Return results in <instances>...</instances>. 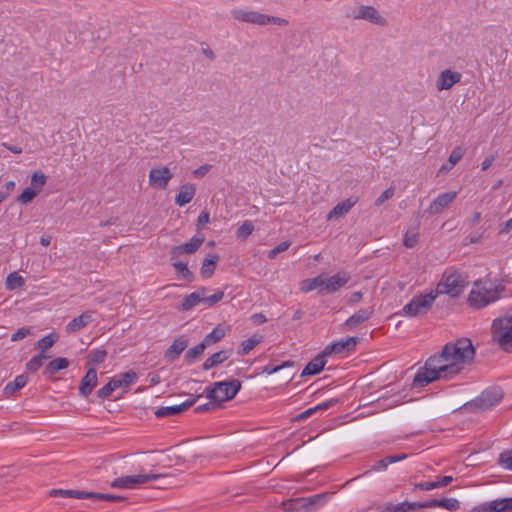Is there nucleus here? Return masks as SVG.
<instances>
[{"instance_id":"obj_1","label":"nucleus","mask_w":512,"mask_h":512,"mask_svg":"<svg viewBox=\"0 0 512 512\" xmlns=\"http://www.w3.org/2000/svg\"><path fill=\"white\" fill-rule=\"evenodd\" d=\"M475 356L470 339L460 338L448 342L438 355L430 356L414 377L413 386L422 388L436 380H451L460 374Z\"/></svg>"},{"instance_id":"obj_2","label":"nucleus","mask_w":512,"mask_h":512,"mask_svg":"<svg viewBox=\"0 0 512 512\" xmlns=\"http://www.w3.org/2000/svg\"><path fill=\"white\" fill-rule=\"evenodd\" d=\"M503 287L496 285L491 281H476L468 296V303L476 309L484 308L497 301Z\"/></svg>"},{"instance_id":"obj_3","label":"nucleus","mask_w":512,"mask_h":512,"mask_svg":"<svg viewBox=\"0 0 512 512\" xmlns=\"http://www.w3.org/2000/svg\"><path fill=\"white\" fill-rule=\"evenodd\" d=\"M468 285L467 277L458 271L447 270L437 284L434 293L447 294L451 297H458Z\"/></svg>"},{"instance_id":"obj_4","label":"nucleus","mask_w":512,"mask_h":512,"mask_svg":"<svg viewBox=\"0 0 512 512\" xmlns=\"http://www.w3.org/2000/svg\"><path fill=\"white\" fill-rule=\"evenodd\" d=\"M492 338L504 351H512V312L493 320Z\"/></svg>"},{"instance_id":"obj_5","label":"nucleus","mask_w":512,"mask_h":512,"mask_svg":"<svg viewBox=\"0 0 512 512\" xmlns=\"http://www.w3.org/2000/svg\"><path fill=\"white\" fill-rule=\"evenodd\" d=\"M241 389V382L237 379L215 382L207 388V398L217 404L233 399Z\"/></svg>"},{"instance_id":"obj_6","label":"nucleus","mask_w":512,"mask_h":512,"mask_svg":"<svg viewBox=\"0 0 512 512\" xmlns=\"http://www.w3.org/2000/svg\"><path fill=\"white\" fill-rule=\"evenodd\" d=\"M436 297L437 293L434 291L416 295L402 308L401 314L409 317L424 315L432 307Z\"/></svg>"},{"instance_id":"obj_7","label":"nucleus","mask_w":512,"mask_h":512,"mask_svg":"<svg viewBox=\"0 0 512 512\" xmlns=\"http://www.w3.org/2000/svg\"><path fill=\"white\" fill-rule=\"evenodd\" d=\"M233 16L235 19L239 21L258 24L262 26L270 24L286 26L288 24V21L284 18L262 14L257 11H245L238 9L233 11Z\"/></svg>"},{"instance_id":"obj_8","label":"nucleus","mask_w":512,"mask_h":512,"mask_svg":"<svg viewBox=\"0 0 512 512\" xmlns=\"http://www.w3.org/2000/svg\"><path fill=\"white\" fill-rule=\"evenodd\" d=\"M224 297L223 291H217L213 295L206 296V289L199 288L197 291L186 295L181 303L180 310L188 311L195 307L199 303H204L207 306H213L219 301H221Z\"/></svg>"},{"instance_id":"obj_9","label":"nucleus","mask_w":512,"mask_h":512,"mask_svg":"<svg viewBox=\"0 0 512 512\" xmlns=\"http://www.w3.org/2000/svg\"><path fill=\"white\" fill-rule=\"evenodd\" d=\"M161 477H163L162 474L155 473L121 476L111 482V487L116 489H136Z\"/></svg>"},{"instance_id":"obj_10","label":"nucleus","mask_w":512,"mask_h":512,"mask_svg":"<svg viewBox=\"0 0 512 512\" xmlns=\"http://www.w3.org/2000/svg\"><path fill=\"white\" fill-rule=\"evenodd\" d=\"M503 398V392L500 388H490L474 400L473 405L480 410H488L495 406Z\"/></svg>"},{"instance_id":"obj_11","label":"nucleus","mask_w":512,"mask_h":512,"mask_svg":"<svg viewBox=\"0 0 512 512\" xmlns=\"http://www.w3.org/2000/svg\"><path fill=\"white\" fill-rule=\"evenodd\" d=\"M512 511V497L495 499L475 506L471 512H509Z\"/></svg>"},{"instance_id":"obj_12","label":"nucleus","mask_w":512,"mask_h":512,"mask_svg":"<svg viewBox=\"0 0 512 512\" xmlns=\"http://www.w3.org/2000/svg\"><path fill=\"white\" fill-rule=\"evenodd\" d=\"M347 17H352L354 19H363L367 20L371 23L377 25H384L386 23L385 18H383L379 12L372 6H360L357 12H353L352 14H347Z\"/></svg>"},{"instance_id":"obj_13","label":"nucleus","mask_w":512,"mask_h":512,"mask_svg":"<svg viewBox=\"0 0 512 512\" xmlns=\"http://www.w3.org/2000/svg\"><path fill=\"white\" fill-rule=\"evenodd\" d=\"M359 339L357 337H347L336 341L324 349V355L344 354L355 349Z\"/></svg>"},{"instance_id":"obj_14","label":"nucleus","mask_w":512,"mask_h":512,"mask_svg":"<svg viewBox=\"0 0 512 512\" xmlns=\"http://www.w3.org/2000/svg\"><path fill=\"white\" fill-rule=\"evenodd\" d=\"M462 74L451 69H445L440 72L436 80V88L438 91L449 90L455 84L461 81Z\"/></svg>"},{"instance_id":"obj_15","label":"nucleus","mask_w":512,"mask_h":512,"mask_svg":"<svg viewBox=\"0 0 512 512\" xmlns=\"http://www.w3.org/2000/svg\"><path fill=\"white\" fill-rule=\"evenodd\" d=\"M200 397H201L200 395H198L196 397H190L188 400H186L185 402H183L179 405L160 407L155 411V416L157 418H163V417L180 414V413L186 411L192 405H194V403Z\"/></svg>"},{"instance_id":"obj_16","label":"nucleus","mask_w":512,"mask_h":512,"mask_svg":"<svg viewBox=\"0 0 512 512\" xmlns=\"http://www.w3.org/2000/svg\"><path fill=\"white\" fill-rule=\"evenodd\" d=\"M172 174L167 167L153 168L149 173V182L155 189H164Z\"/></svg>"},{"instance_id":"obj_17","label":"nucleus","mask_w":512,"mask_h":512,"mask_svg":"<svg viewBox=\"0 0 512 512\" xmlns=\"http://www.w3.org/2000/svg\"><path fill=\"white\" fill-rule=\"evenodd\" d=\"M350 280V275L347 272H338L331 277L323 275V290L327 292H335Z\"/></svg>"},{"instance_id":"obj_18","label":"nucleus","mask_w":512,"mask_h":512,"mask_svg":"<svg viewBox=\"0 0 512 512\" xmlns=\"http://www.w3.org/2000/svg\"><path fill=\"white\" fill-rule=\"evenodd\" d=\"M93 315L94 311L87 310L84 311L81 315L73 318L67 325H66V332L67 333H76L80 331L82 328L86 327L89 323L93 321Z\"/></svg>"},{"instance_id":"obj_19","label":"nucleus","mask_w":512,"mask_h":512,"mask_svg":"<svg viewBox=\"0 0 512 512\" xmlns=\"http://www.w3.org/2000/svg\"><path fill=\"white\" fill-rule=\"evenodd\" d=\"M98 383L97 371L95 368H90L85 376L81 379L79 385V394L83 397H87L91 394L92 390Z\"/></svg>"},{"instance_id":"obj_20","label":"nucleus","mask_w":512,"mask_h":512,"mask_svg":"<svg viewBox=\"0 0 512 512\" xmlns=\"http://www.w3.org/2000/svg\"><path fill=\"white\" fill-rule=\"evenodd\" d=\"M188 340L184 336L176 338L169 348L165 351L164 357L167 361L176 360L187 348Z\"/></svg>"},{"instance_id":"obj_21","label":"nucleus","mask_w":512,"mask_h":512,"mask_svg":"<svg viewBox=\"0 0 512 512\" xmlns=\"http://www.w3.org/2000/svg\"><path fill=\"white\" fill-rule=\"evenodd\" d=\"M373 314V309L372 308H362L360 310H358L356 313H354L352 316H350L344 323V326L347 328V329H355L357 328L360 324L364 323L365 321H367L368 319H370V317L372 316Z\"/></svg>"},{"instance_id":"obj_22","label":"nucleus","mask_w":512,"mask_h":512,"mask_svg":"<svg viewBox=\"0 0 512 512\" xmlns=\"http://www.w3.org/2000/svg\"><path fill=\"white\" fill-rule=\"evenodd\" d=\"M356 197H349L343 202L338 203L327 215L328 220L332 219H338L342 216H344L346 213L350 211V209L356 204L357 202Z\"/></svg>"},{"instance_id":"obj_23","label":"nucleus","mask_w":512,"mask_h":512,"mask_svg":"<svg viewBox=\"0 0 512 512\" xmlns=\"http://www.w3.org/2000/svg\"><path fill=\"white\" fill-rule=\"evenodd\" d=\"M325 356L326 355H324V350H323L321 354L317 355L312 361H310L304 367V369L301 373V376L304 377L307 375L319 374L323 370V368L326 364Z\"/></svg>"},{"instance_id":"obj_24","label":"nucleus","mask_w":512,"mask_h":512,"mask_svg":"<svg viewBox=\"0 0 512 512\" xmlns=\"http://www.w3.org/2000/svg\"><path fill=\"white\" fill-rule=\"evenodd\" d=\"M70 361L65 357L51 360L44 368L43 375L50 378L61 370L68 368Z\"/></svg>"},{"instance_id":"obj_25","label":"nucleus","mask_w":512,"mask_h":512,"mask_svg":"<svg viewBox=\"0 0 512 512\" xmlns=\"http://www.w3.org/2000/svg\"><path fill=\"white\" fill-rule=\"evenodd\" d=\"M203 241V238L192 237L187 243L173 247L171 253L173 255H180L182 253L192 254L199 249Z\"/></svg>"},{"instance_id":"obj_26","label":"nucleus","mask_w":512,"mask_h":512,"mask_svg":"<svg viewBox=\"0 0 512 512\" xmlns=\"http://www.w3.org/2000/svg\"><path fill=\"white\" fill-rule=\"evenodd\" d=\"M337 402H338L337 399H330L328 401L319 403L316 406L308 408L307 410L296 415L294 420L295 421L306 420L307 418H309L310 416H312L314 413H316L318 411H324V410H327V409L333 407Z\"/></svg>"},{"instance_id":"obj_27","label":"nucleus","mask_w":512,"mask_h":512,"mask_svg":"<svg viewBox=\"0 0 512 512\" xmlns=\"http://www.w3.org/2000/svg\"><path fill=\"white\" fill-rule=\"evenodd\" d=\"M456 194H439V196L430 204L429 212L431 214L440 213L448 204H450Z\"/></svg>"},{"instance_id":"obj_28","label":"nucleus","mask_w":512,"mask_h":512,"mask_svg":"<svg viewBox=\"0 0 512 512\" xmlns=\"http://www.w3.org/2000/svg\"><path fill=\"white\" fill-rule=\"evenodd\" d=\"M231 355V352L228 350H221L214 354H212L209 358H207L203 363L204 370H210L211 368L225 362Z\"/></svg>"},{"instance_id":"obj_29","label":"nucleus","mask_w":512,"mask_h":512,"mask_svg":"<svg viewBox=\"0 0 512 512\" xmlns=\"http://www.w3.org/2000/svg\"><path fill=\"white\" fill-rule=\"evenodd\" d=\"M137 378L136 372L130 370L125 373H122L118 376H115L112 379L113 385L116 389L121 387H128L130 384H132Z\"/></svg>"},{"instance_id":"obj_30","label":"nucleus","mask_w":512,"mask_h":512,"mask_svg":"<svg viewBox=\"0 0 512 512\" xmlns=\"http://www.w3.org/2000/svg\"><path fill=\"white\" fill-rule=\"evenodd\" d=\"M227 332V328L222 325H217L209 334H207L204 339L203 343L206 346H210L212 344H215L219 342Z\"/></svg>"},{"instance_id":"obj_31","label":"nucleus","mask_w":512,"mask_h":512,"mask_svg":"<svg viewBox=\"0 0 512 512\" xmlns=\"http://www.w3.org/2000/svg\"><path fill=\"white\" fill-rule=\"evenodd\" d=\"M218 260L219 257L217 255H210L205 258L200 269V274L204 278L211 277L214 274Z\"/></svg>"},{"instance_id":"obj_32","label":"nucleus","mask_w":512,"mask_h":512,"mask_svg":"<svg viewBox=\"0 0 512 512\" xmlns=\"http://www.w3.org/2000/svg\"><path fill=\"white\" fill-rule=\"evenodd\" d=\"M47 177L41 171H36L31 176V186L25 187L22 192H37L45 185Z\"/></svg>"},{"instance_id":"obj_33","label":"nucleus","mask_w":512,"mask_h":512,"mask_svg":"<svg viewBox=\"0 0 512 512\" xmlns=\"http://www.w3.org/2000/svg\"><path fill=\"white\" fill-rule=\"evenodd\" d=\"M50 495L53 497L88 499V492L80 490L54 489L50 492Z\"/></svg>"},{"instance_id":"obj_34","label":"nucleus","mask_w":512,"mask_h":512,"mask_svg":"<svg viewBox=\"0 0 512 512\" xmlns=\"http://www.w3.org/2000/svg\"><path fill=\"white\" fill-rule=\"evenodd\" d=\"M261 341H262V337L258 336V335H253L250 338L242 341L241 344H240V347H239V349L237 351L238 355H240V356L247 355Z\"/></svg>"},{"instance_id":"obj_35","label":"nucleus","mask_w":512,"mask_h":512,"mask_svg":"<svg viewBox=\"0 0 512 512\" xmlns=\"http://www.w3.org/2000/svg\"><path fill=\"white\" fill-rule=\"evenodd\" d=\"M411 510H416V505H414V502L405 501L398 504L387 503L380 512H409Z\"/></svg>"},{"instance_id":"obj_36","label":"nucleus","mask_w":512,"mask_h":512,"mask_svg":"<svg viewBox=\"0 0 512 512\" xmlns=\"http://www.w3.org/2000/svg\"><path fill=\"white\" fill-rule=\"evenodd\" d=\"M406 458L405 454L402 455H391L383 459L378 460L372 467L373 471H384L387 467L395 462L401 461Z\"/></svg>"},{"instance_id":"obj_37","label":"nucleus","mask_w":512,"mask_h":512,"mask_svg":"<svg viewBox=\"0 0 512 512\" xmlns=\"http://www.w3.org/2000/svg\"><path fill=\"white\" fill-rule=\"evenodd\" d=\"M28 378L26 375L21 374L18 375L12 382H9L5 388L4 392L6 394H13L16 391L20 390L27 384Z\"/></svg>"},{"instance_id":"obj_38","label":"nucleus","mask_w":512,"mask_h":512,"mask_svg":"<svg viewBox=\"0 0 512 512\" xmlns=\"http://www.w3.org/2000/svg\"><path fill=\"white\" fill-rule=\"evenodd\" d=\"M25 284L24 278L19 275L17 272H11L8 274L6 281H5V287L9 291H13L17 288L22 287Z\"/></svg>"},{"instance_id":"obj_39","label":"nucleus","mask_w":512,"mask_h":512,"mask_svg":"<svg viewBox=\"0 0 512 512\" xmlns=\"http://www.w3.org/2000/svg\"><path fill=\"white\" fill-rule=\"evenodd\" d=\"M323 275H319L312 279H307L301 283V291L303 292H310L314 289H321L323 290Z\"/></svg>"},{"instance_id":"obj_40","label":"nucleus","mask_w":512,"mask_h":512,"mask_svg":"<svg viewBox=\"0 0 512 512\" xmlns=\"http://www.w3.org/2000/svg\"><path fill=\"white\" fill-rule=\"evenodd\" d=\"M58 340V336L55 333L45 335L43 338L37 341L36 349L41 352H47Z\"/></svg>"},{"instance_id":"obj_41","label":"nucleus","mask_w":512,"mask_h":512,"mask_svg":"<svg viewBox=\"0 0 512 512\" xmlns=\"http://www.w3.org/2000/svg\"><path fill=\"white\" fill-rule=\"evenodd\" d=\"M207 346L204 345L203 341L201 343H199L198 345L190 348L186 354H185V361L188 363V364H192L195 362V360L203 354L205 348Z\"/></svg>"},{"instance_id":"obj_42","label":"nucleus","mask_w":512,"mask_h":512,"mask_svg":"<svg viewBox=\"0 0 512 512\" xmlns=\"http://www.w3.org/2000/svg\"><path fill=\"white\" fill-rule=\"evenodd\" d=\"M88 499L95 501L119 502L123 501L124 497L106 493L88 492Z\"/></svg>"},{"instance_id":"obj_43","label":"nucleus","mask_w":512,"mask_h":512,"mask_svg":"<svg viewBox=\"0 0 512 512\" xmlns=\"http://www.w3.org/2000/svg\"><path fill=\"white\" fill-rule=\"evenodd\" d=\"M107 357V351L104 349H94L88 355V364L98 365L103 363Z\"/></svg>"},{"instance_id":"obj_44","label":"nucleus","mask_w":512,"mask_h":512,"mask_svg":"<svg viewBox=\"0 0 512 512\" xmlns=\"http://www.w3.org/2000/svg\"><path fill=\"white\" fill-rule=\"evenodd\" d=\"M328 496H329L328 493H321V494H316V495L310 496L305 499V502H306L305 506L321 507L326 503Z\"/></svg>"},{"instance_id":"obj_45","label":"nucleus","mask_w":512,"mask_h":512,"mask_svg":"<svg viewBox=\"0 0 512 512\" xmlns=\"http://www.w3.org/2000/svg\"><path fill=\"white\" fill-rule=\"evenodd\" d=\"M418 239H419V233H418L417 229L416 228L409 229L405 233L403 244L407 248H413L418 243Z\"/></svg>"},{"instance_id":"obj_46","label":"nucleus","mask_w":512,"mask_h":512,"mask_svg":"<svg viewBox=\"0 0 512 512\" xmlns=\"http://www.w3.org/2000/svg\"><path fill=\"white\" fill-rule=\"evenodd\" d=\"M173 267L178 273L182 275L185 280L191 281L193 279V273L189 270L188 266L184 262H174Z\"/></svg>"},{"instance_id":"obj_47","label":"nucleus","mask_w":512,"mask_h":512,"mask_svg":"<svg viewBox=\"0 0 512 512\" xmlns=\"http://www.w3.org/2000/svg\"><path fill=\"white\" fill-rule=\"evenodd\" d=\"M254 230V226L251 221H245L236 232L238 238L246 239L249 237Z\"/></svg>"},{"instance_id":"obj_48","label":"nucleus","mask_w":512,"mask_h":512,"mask_svg":"<svg viewBox=\"0 0 512 512\" xmlns=\"http://www.w3.org/2000/svg\"><path fill=\"white\" fill-rule=\"evenodd\" d=\"M440 507L448 511H456L460 508V502L456 498L440 499Z\"/></svg>"},{"instance_id":"obj_49","label":"nucleus","mask_w":512,"mask_h":512,"mask_svg":"<svg viewBox=\"0 0 512 512\" xmlns=\"http://www.w3.org/2000/svg\"><path fill=\"white\" fill-rule=\"evenodd\" d=\"M499 464L505 469L512 471V449L500 453Z\"/></svg>"},{"instance_id":"obj_50","label":"nucleus","mask_w":512,"mask_h":512,"mask_svg":"<svg viewBox=\"0 0 512 512\" xmlns=\"http://www.w3.org/2000/svg\"><path fill=\"white\" fill-rule=\"evenodd\" d=\"M464 154H465V149L463 147H461V146L455 147L448 158L449 165H456L462 159Z\"/></svg>"},{"instance_id":"obj_51","label":"nucleus","mask_w":512,"mask_h":512,"mask_svg":"<svg viewBox=\"0 0 512 512\" xmlns=\"http://www.w3.org/2000/svg\"><path fill=\"white\" fill-rule=\"evenodd\" d=\"M291 246L290 241H284L268 252V258L274 259L279 253L285 252Z\"/></svg>"},{"instance_id":"obj_52","label":"nucleus","mask_w":512,"mask_h":512,"mask_svg":"<svg viewBox=\"0 0 512 512\" xmlns=\"http://www.w3.org/2000/svg\"><path fill=\"white\" fill-rule=\"evenodd\" d=\"M43 362L36 355L33 356L26 364V370L31 373L37 372L42 366Z\"/></svg>"},{"instance_id":"obj_53","label":"nucleus","mask_w":512,"mask_h":512,"mask_svg":"<svg viewBox=\"0 0 512 512\" xmlns=\"http://www.w3.org/2000/svg\"><path fill=\"white\" fill-rule=\"evenodd\" d=\"M114 390H116V388L113 385L112 379H110V381L106 385H104L97 391V395L99 398L104 399L109 397Z\"/></svg>"},{"instance_id":"obj_54","label":"nucleus","mask_w":512,"mask_h":512,"mask_svg":"<svg viewBox=\"0 0 512 512\" xmlns=\"http://www.w3.org/2000/svg\"><path fill=\"white\" fill-rule=\"evenodd\" d=\"M30 334H31V328H29V327L19 328L12 334L11 341H13V342L19 341L21 339H24L25 337H27Z\"/></svg>"},{"instance_id":"obj_55","label":"nucleus","mask_w":512,"mask_h":512,"mask_svg":"<svg viewBox=\"0 0 512 512\" xmlns=\"http://www.w3.org/2000/svg\"><path fill=\"white\" fill-rule=\"evenodd\" d=\"M414 505H416V509L440 507V499H430L422 503L414 502Z\"/></svg>"},{"instance_id":"obj_56","label":"nucleus","mask_w":512,"mask_h":512,"mask_svg":"<svg viewBox=\"0 0 512 512\" xmlns=\"http://www.w3.org/2000/svg\"><path fill=\"white\" fill-rule=\"evenodd\" d=\"M437 488L435 481L421 482L414 485V490L429 491Z\"/></svg>"},{"instance_id":"obj_57","label":"nucleus","mask_w":512,"mask_h":512,"mask_svg":"<svg viewBox=\"0 0 512 512\" xmlns=\"http://www.w3.org/2000/svg\"><path fill=\"white\" fill-rule=\"evenodd\" d=\"M211 169H212V165L204 164V165L200 166L199 168L195 169V170L193 171V175H194L196 178H202V177H204L207 173H209Z\"/></svg>"},{"instance_id":"obj_58","label":"nucleus","mask_w":512,"mask_h":512,"mask_svg":"<svg viewBox=\"0 0 512 512\" xmlns=\"http://www.w3.org/2000/svg\"><path fill=\"white\" fill-rule=\"evenodd\" d=\"M216 407H218V404L216 402H214L213 400H211L210 402H208L206 404L197 406L195 408V412L196 413H203V412L215 409Z\"/></svg>"},{"instance_id":"obj_59","label":"nucleus","mask_w":512,"mask_h":512,"mask_svg":"<svg viewBox=\"0 0 512 512\" xmlns=\"http://www.w3.org/2000/svg\"><path fill=\"white\" fill-rule=\"evenodd\" d=\"M193 198V194H177L175 202L179 206L189 203Z\"/></svg>"},{"instance_id":"obj_60","label":"nucleus","mask_w":512,"mask_h":512,"mask_svg":"<svg viewBox=\"0 0 512 512\" xmlns=\"http://www.w3.org/2000/svg\"><path fill=\"white\" fill-rule=\"evenodd\" d=\"M453 477L452 476H438L436 477V484L437 488L448 486L450 483H452Z\"/></svg>"},{"instance_id":"obj_61","label":"nucleus","mask_w":512,"mask_h":512,"mask_svg":"<svg viewBox=\"0 0 512 512\" xmlns=\"http://www.w3.org/2000/svg\"><path fill=\"white\" fill-rule=\"evenodd\" d=\"M291 364L289 362H285L283 363L282 365H279V366H273V365H267L265 368H264V372L271 375V374H274L276 372H278L280 369L286 367V366H290Z\"/></svg>"},{"instance_id":"obj_62","label":"nucleus","mask_w":512,"mask_h":512,"mask_svg":"<svg viewBox=\"0 0 512 512\" xmlns=\"http://www.w3.org/2000/svg\"><path fill=\"white\" fill-rule=\"evenodd\" d=\"M512 230V217L510 219H508L507 221H505L500 229H499V233L500 234H507L509 233L510 231Z\"/></svg>"},{"instance_id":"obj_63","label":"nucleus","mask_w":512,"mask_h":512,"mask_svg":"<svg viewBox=\"0 0 512 512\" xmlns=\"http://www.w3.org/2000/svg\"><path fill=\"white\" fill-rule=\"evenodd\" d=\"M36 194H19L17 197V201L21 204H27L33 200Z\"/></svg>"},{"instance_id":"obj_64","label":"nucleus","mask_w":512,"mask_h":512,"mask_svg":"<svg viewBox=\"0 0 512 512\" xmlns=\"http://www.w3.org/2000/svg\"><path fill=\"white\" fill-rule=\"evenodd\" d=\"M209 221H210V216L207 211L201 212L200 215L198 216V225L199 226L206 225L209 223Z\"/></svg>"}]
</instances>
